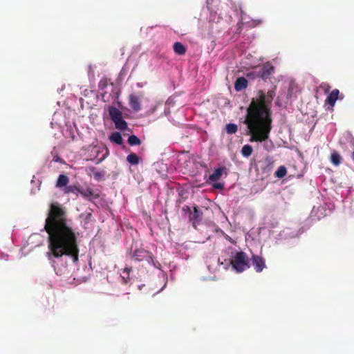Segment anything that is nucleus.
Wrapping results in <instances>:
<instances>
[{
  "mask_svg": "<svg viewBox=\"0 0 354 354\" xmlns=\"http://www.w3.org/2000/svg\"><path fill=\"white\" fill-rule=\"evenodd\" d=\"M44 230L48 234L47 257L49 259L68 256L73 262L78 261L79 233L73 228L66 210L59 203L53 202L50 205Z\"/></svg>",
  "mask_w": 354,
  "mask_h": 354,
  "instance_id": "nucleus-1",
  "label": "nucleus"
},
{
  "mask_svg": "<svg viewBox=\"0 0 354 354\" xmlns=\"http://www.w3.org/2000/svg\"><path fill=\"white\" fill-rule=\"evenodd\" d=\"M276 87L267 94L259 90L246 109L244 124L250 135V142H262L267 140L272 130L271 103L275 96Z\"/></svg>",
  "mask_w": 354,
  "mask_h": 354,
  "instance_id": "nucleus-2",
  "label": "nucleus"
},
{
  "mask_svg": "<svg viewBox=\"0 0 354 354\" xmlns=\"http://www.w3.org/2000/svg\"><path fill=\"white\" fill-rule=\"evenodd\" d=\"M109 114L117 129L125 131L128 128L127 123L123 119L122 113L118 109L112 106H109Z\"/></svg>",
  "mask_w": 354,
  "mask_h": 354,
  "instance_id": "nucleus-3",
  "label": "nucleus"
},
{
  "mask_svg": "<svg viewBox=\"0 0 354 354\" xmlns=\"http://www.w3.org/2000/svg\"><path fill=\"white\" fill-rule=\"evenodd\" d=\"M233 268L238 272H242L250 267L248 258L244 252H238L231 261Z\"/></svg>",
  "mask_w": 354,
  "mask_h": 354,
  "instance_id": "nucleus-4",
  "label": "nucleus"
},
{
  "mask_svg": "<svg viewBox=\"0 0 354 354\" xmlns=\"http://www.w3.org/2000/svg\"><path fill=\"white\" fill-rule=\"evenodd\" d=\"M131 259L136 261H145L149 264L153 265L156 267V264L154 262V257L153 255L149 252V251L145 249H136L133 252Z\"/></svg>",
  "mask_w": 354,
  "mask_h": 354,
  "instance_id": "nucleus-5",
  "label": "nucleus"
},
{
  "mask_svg": "<svg viewBox=\"0 0 354 354\" xmlns=\"http://www.w3.org/2000/svg\"><path fill=\"white\" fill-rule=\"evenodd\" d=\"M251 261L257 272H261L266 267L264 259L259 255L253 254L252 256Z\"/></svg>",
  "mask_w": 354,
  "mask_h": 354,
  "instance_id": "nucleus-6",
  "label": "nucleus"
},
{
  "mask_svg": "<svg viewBox=\"0 0 354 354\" xmlns=\"http://www.w3.org/2000/svg\"><path fill=\"white\" fill-rule=\"evenodd\" d=\"M203 218V212L198 209V206L194 207V212L189 214V220L192 223V225L196 229V225L199 224Z\"/></svg>",
  "mask_w": 354,
  "mask_h": 354,
  "instance_id": "nucleus-7",
  "label": "nucleus"
},
{
  "mask_svg": "<svg viewBox=\"0 0 354 354\" xmlns=\"http://www.w3.org/2000/svg\"><path fill=\"white\" fill-rule=\"evenodd\" d=\"M274 67L270 64H264L258 73V75L263 80H267L274 73Z\"/></svg>",
  "mask_w": 354,
  "mask_h": 354,
  "instance_id": "nucleus-8",
  "label": "nucleus"
},
{
  "mask_svg": "<svg viewBox=\"0 0 354 354\" xmlns=\"http://www.w3.org/2000/svg\"><path fill=\"white\" fill-rule=\"evenodd\" d=\"M129 104L130 107L136 112L141 110L140 98L136 94H131L129 97Z\"/></svg>",
  "mask_w": 354,
  "mask_h": 354,
  "instance_id": "nucleus-9",
  "label": "nucleus"
},
{
  "mask_svg": "<svg viewBox=\"0 0 354 354\" xmlns=\"http://www.w3.org/2000/svg\"><path fill=\"white\" fill-rule=\"evenodd\" d=\"M339 91L337 88L333 89L326 99V103L331 106L333 110L337 100L339 98Z\"/></svg>",
  "mask_w": 354,
  "mask_h": 354,
  "instance_id": "nucleus-10",
  "label": "nucleus"
},
{
  "mask_svg": "<svg viewBox=\"0 0 354 354\" xmlns=\"http://www.w3.org/2000/svg\"><path fill=\"white\" fill-rule=\"evenodd\" d=\"M86 174L91 176H93V178L96 180H101L104 178V176L105 172L104 171H97V169L94 167H89L86 169Z\"/></svg>",
  "mask_w": 354,
  "mask_h": 354,
  "instance_id": "nucleus-11",
  "label": "nucleus"
},
{
  "mask_svg": "<svg viewBox=\"0 0 354 354\" xmlns=\"http://www.w3.org/2000/svg\"><path fill=\"white\" fill-rule=\"evenodd\" d=\"M225 167H219L215 169L214 173L209 176V182H216L218 180L223 174L225 173V176L227 175Z\"/></svg>",
  "mask_w": 354,
  "mask_h": 354,
  "instance_id": "nucleus-12",
  "label": "nucleus"
},
{
  "mask_svg": "<svg viewBox=\"0 0 354 354\" xmlns=\"http://www.w3.org/2000/svg\"><path fill=\"white\" fill-rule=\"evenodd\" d=\"M79 194H80L84 198L89 201L92 198H97L99 197L97 194H94L93 189L90 187H87L86 189L80 188Z\"/></svg>",
  "mask_w": 354,
  "mask_h": 354,
  "instance_id": "nucleus-13",
  "label": "nucleus"
},
{
  "mask_svg": "<svg viewBox=\"0 0 354 354\" xmlns=\"http://www.w3.org/2000/svg\"><path fill=\"white\" fill-rule=\"evenodd\" d=\"M248 86V81L247 80L243 77H240L236 79L235 84H234V88L235 90L237 91H242L243 89L245 88Z\"/></svg>",
  "mask_w": 354,
  "mask_h": 354,
  "instance_id": "nucleus-14",
  "label": "nucleus"
},
{
  "mask_svg": "<svg viewBox=\"0 0 354 354\" xmlns=\"http://www.w3.org/2000/svg\"><path fill=\"white\" fill-rule=\"evenodd\" d=\"M69 178L66 175L60 174L57 178L56 187L59 188L64 187L65 188L67 186Z\"/></svg>",
  "mask_w": 354,
  "mask_h": 354,
  "instance_id": "nucleus-15",
  "label": "nucleus"
},
{
  "mask_svg": "<svg viewBox=\"0 0 354 354\" xmlns=\"http://www.w3.org/2000/svg\"><path fill=\"white\" fill-rule=\"evenodd\" d=\"M174 51L176 54L179 55H185L186 53V48L185 46L180 42L176 41L174 44Z\"/></svg>",
  "mask_w": 354,
  "mask_h": 354,
  "instance_id": "nucleus-16",
  "label": "nucleus"
},
{
  "mask_svg": "<svg viewBox=\"0 0 354 354\" xmlns=\"http://www.w3.org/2000/svg\"><path fill=\"white\" fill-rule=\"evenodd\" d=\"M109 139L111 142H115L118 145H122L123 142L121 134L118 132H114L111 134Z\"/></svg>",
  "mask_w": 354,
  "mask_h": 354,
  "instance_id": "nucleus-17",
  "label": "nucleus"
},
{
  "mask_svg": "<svg viewBox=\"0 0 354 354\" xmlns=\"http://www.w3.org/2000/svg\"><path fill=\"white\" fill-rule=\"evenodd\" d=\"M127 160L131 165H136L139 163L140 158L135 153H129L127 157Z\"/></svg>",
  "mask_w": 354,
  "mask_h": 354,
  "instance_id": "nucleus-18",
  "label": "nucleus"
},
{
  "mask_svg": "<svg viewBox=\"0 0 354 354\" xmlns=\"http://www.w3.org/2000/svg\"><path fill=\"white\" fill-rule=\"evenodd\" d=\"M79 191H80V187H78L76 185H68V186H66L64 189V194H69L73 193V194H76L77 196L79 194Z\"/></svg>",
  "mask_w": 354,
  "mask_h": 354,
  "instance_id": "nucleus-19",
  "label": "nucleus"
},
{
  "mask_svg": "<svg viewBox=\"0 0 354 354\" xmlns=\"http://www.w3.org/2000/svg\"><path fill=\"white\" fill-rule=\"evenodd\" d=\"M330 161L334 165L337 166L342 162V157L338 153L334 151L330 155Z\"/></svg>",
  "mask_w": 354,
  "mask_h": 354,
  "instance_id": "nucleus-20",
  "label": "nucleus"
},
{
  "mask_svg": "<svg viewBox=\"0 0 354 354\" xmlns=\"http://www.w3.org/2000/svg\"><path fill=\"white\" fill-rule=\"evenodd\" d=\"M287 174V169L285 166H280L275 171L274 175L279 178H282Z\"/></svg>",
  "mask_w": 354,
  "mask_h": 354,
  "instance_id": "nucleus-21",
  "label": "nucleus"
},
{
  "mask_svg": "<svg viewBox=\"0 0 354 354\" xmlns=\"http://www.w3.org/2000/svg\"><path fill=\"white\" fill-rule=\"evenodd\" d=\"M225 129L228 134H234L238 131V126L236 124L229 123L226 124Z\"/></svg>",
  "mask_w": 354,
  "mask_h": 354,
  "instance_id": "nucleus-22",
  "label": "nucleus"
},
{
  "mask_svg": "<svg viewBox=\"0 0 354 354\" xmlns=\"http://www.w3.org/2000/svg\"><path fill=\"white\" fill-rule=\"evenodd\" d=\"M128 143L131 146L140 145L141 140L136 136L131 135L128 138Z\"/></svg>",
  "mask_w": 354,
  "mask_h": 354,
  "instance_id": "nucleus-23",
  "label": "nucleus"
},
{
  "mask_svg": "<svg viewBox=\"0 0 354 354\" xmlns=\"http://www.w3.org/2000/svg\"><path fill=\"white\" fill-rule=\"evenodd\" d=\"M252 147L249 145H245L242 147L241 153L244 157H249L252 153Z\"/></svg>",
  "mask_w": 354,
  "mask_h": 354,
  "instance_id": "nucleus-24",
  "label": "nucleus"
},
{
  "mask_svg": "<svg viewBox=\"0 0 354 354\" xmlns=\"http://www.w3.org/2000/svg\"><path fill=\"white\" fill-rule=\"evenodd\" d=\"M81 216L84 219V224L89 223L91 221L93 217L91 212H86L84 214H82Z\"/></svg>",
  "mask_w": 354,
  "mask_h": 354,
  "instance_id": "nucleus-25",
  "label": "nucleus"
},
{
  "mask_svg": "<svg viewBox=\"0 0 354 354\" xmlns=\"http://www.w3.org/2000/svg\"><path fill=\"white\" fill-rule=\"evenodd\" d=\"M107 80L106 79H104V80H102L100 81L99 84H98V88L99 89H104L106 86H107Z\"/></svg>",
  "mask_w": 354,
  "mask_h": 354,
  "instance_id": "nucleus-26",
  "label": "nucleus"
},
{
  "mask_svg": "<svg viewBox=\"0 0 354 354\" xmlns=\"http://www.w3.org/2000/svg\"><path fill=\"white\" fill-rule=\"evenodd\" d=\"M320 87L322 88H323L326 93L328 92L330 88V86L328 84H326V83L322 84L320 85Z\"/></svg>",
  "mask_w": 354,
  "mask_h": 354,
  "instance_id": "nucleus-27",
  "label": "nucleus"
},
{
  "mask_svg": "<svg viewBox=\"0 0 354 354\" xmlns=\"http://www.w3.org/2000/svg\"><path fill=\"white\" fill-rule=\"evenodd\" d=\"M213 187L216 189H223V185L222 183H217L214 184Z\"/></svg>",
  "mask_w": 354,
  "mask_h": 354,
  "instance_id": "nucleus-28",
  "label": "nucleus"
},
{
  "mask_svg": "<svg viewBox=\"0 0 354 354\" xmlns=\"http://www.w3.org/2000/svg\"><path fill=\"white\" fill-rule=\"evenodd\" d=\"M131 270V268H125L123 272H127V274H129V272Z\"/></svg>",
  "mask_w": 354,
  "mask_h": 354,
  "instance_id": "nucleus-29",
  "label": "nucleus"
},
{
  "mask_svg": "<svg viewBox=\"0 0 354 354\" xmlns=\"http://www.w3.org/2000/svg\"><path fill=\"white\" fill-rule=\"evenodd\" d=\"M351 158H352L353 160L354 161V151L353 152V154H352V156H351Z\"/></svg>",
  "mask_w": 354,
  "mask_h": 354,
  "instance_id": "nucleus-30",
  "label": "nucleus"
},
{
  "mask_svg": "<svg viewBox=\"0 0 354 354\" xmlns=\"http://www.w3.org/2000/svg\"><path fill=\"white\" fill-rule=\"evenodd\" d=\"M185 207L189 210V207L188 206H186Z\"/></svg>",
  "mask_w": 354,
  "mask_h": 354,
  "instance_id": "nucleus-31",
  "label": "nucleus"
}]
</instances>
